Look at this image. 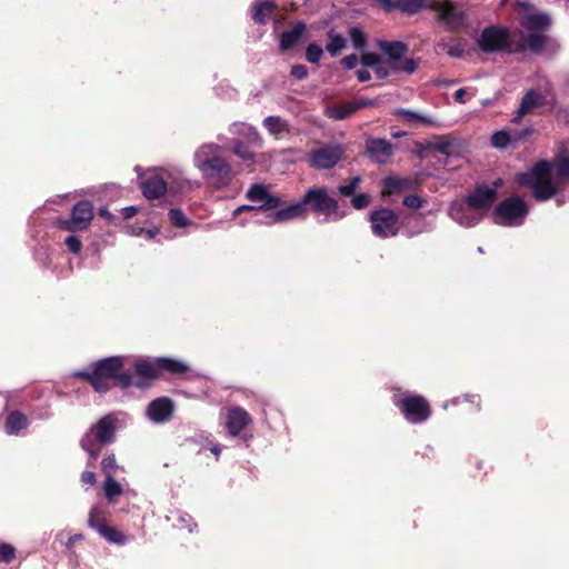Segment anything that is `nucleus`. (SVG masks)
<instances>
[{
    "label": "nucleus",
    "mask_w": 569,
    "mask_h": 569,
    "mask_svg": "<svg viewBox=\"0 0 569 569\" xmlns=\"http://www.w3.org/2000/svg\"><path fill=\"white\" fill-rule=\"evenodd\" d=\"M356 112L353 101H342L329 106L326 109V116L333 120H343L349 118Z\"/></svg>",
    "instance_id": "393cba45"
},
{
    "label": "nucleus",
    "mask_w": 569,
    "mask_h": 569,
    "mask_svg": "<svg viewBox=\"0 0 569 569\" xmlns=\"http://www.w3.org/2000/svg\"><path fill=\"white\" fill-rule=\"evenodd\" d=\"M527 203L519 197H510L501 201L495 209V223L511 226L517 219L528 213Z\"/></svg>",
    "instance_id": "f8f14e48"
},
{
    "label": "nucleus",
    "mask_w": 569,
    "mask_h": 569,
    "mask_svg": "<svg viewBox=\"0 0 569 569\" xmlns=\"http://www.w3.org/2000/svg\"><path fill=\"white\" fill-rule=\"evenodd\" d=\"M97 481L96 473L93 471H83L81 473V482L84 485L93 486Z\"/></svg>",
    "instance_id": "13d9d810"
},
{
    "label": "nucleus",
    "mask_w": 569,
    "mask_h": 569,
    "mask_svg": "<svg viewBox=\"0 0 569 569\" xmlns=\"http://www.w3.org/2000/svg\"><path fill=\"white\" fill-rule=\"evenodd\" d=\"M142 194L148 200H156L167 192V182L159 176H152L141 183Z\"/></svg>",
    "instance_id": "412c9836"
},
{
    "label": "nucleus",
    "mask_w": 569,
    "mask_h": 569,
    "mask_svg": "<svg viewBox=\"0 0 569 569\" xmlns=\"http://www.w3.org/2000/svg\"><path fill=\"white\" fill-rule=\"evenodd\" d=\"M116 428V418L112 415H106L92 425L88 432H91L96 442L104 446L113 441Z\"/></svg>",
    "instance_id": "dca6fc26"
},
{
    "label": "nucleus",
    "mask_w": 569,
    "mask_h": 569,
    "mask_svg": "<svg viewBox=\"0 0 569 569\" xmlns=\"http://www.w3.org/2000/svg\"><path fill=\"white\" fill-rule=\"evenodd\" d=\"M217 151L216 146H202L194 154V164L208 184L221 189L231 182L233 174L229 162Z\"/></svg>",
    "instance_id": "20e7f679"
},
{
    "label": "nucleus",
    "mask_w": 569,
    "mask_h": 569,
    "mask_svg": "<svg viewBox=\"0 0 569 569\" xmlns=\"http://www.w3.org/2000/svg\"><path fill=\"white\" fill-rule=\"evenodd\" d=\"M88 525L99 533L108 525L104 510L92 507L89 511Z\"/></svg>",
    "instance_id": "7c9ffc66"
},
{
    "label": "nucleus",
    "mask_w": 569,
    "mask_h": 569,
    "mask_svg": "<svg viewBox=\"0 0 569 569\" xmlns=\"http://www.w3.org/2000/svg\"><path fill=\"white\" fill-rule=\"evenodd\" d=\"M366 153L372 161L383 164L392 156V144L386 139L369 137L366 140Z\"/></svg>",
    "instance_id": "f3484780"
},
{
    "label": "nucleus",
    "mask_w": 569,
    "mask_h": 569,
    "mask_svg": "<svg viewBox=\"0 0 569 569\" xmlns=\"http://www.w3.org/2000/svg\"><path fill=\"white\" fill-rule=\"evenodd\" d=\"M556 180L552 179L551 163L547 160L536 162L530 170L519 172L516 182L532 190L537 201H547L559 192L558 184L569 182V157H558L553 163Z\"/></svg>",
    "instance_id": "f257e3e1"
},
{
    "label": "nucleus",
    "mask_w": 569,
    "mask_h": 569,
    "mask_svg": "<svg viewBox=\"0 0 569 569\" xmlns=\"http://www.w3.org/2000/svg\"><path fill=\"white\" fill-rule=\"evenodd\" d=\"M173 413V401L167 397L152 400L148 406L149 418L154 422H164Z\"/></svg>",
    "instance_id": "6ab92c4d"
},
{
    "label": "nucleus",
    "mask_w": 569,
    "mask_h": 569,
    "mask_svg": "<svg viewBox=\"0 0 569 569\" xmlns=\"http://www.w3.org/2000/svg\"><path fill=\"white\" fill-rule=\"evenodd\" d=\"M378 47L383 54L387 56L386 62L391 63V71L393 73L412 74L418 69V61L402 57L409 51V46L403 41H387L381 40Z\"/></svg>",
    "instance_id": "0eeeda50"
},
{
    "label": "nucleus",
    "mask_w": 569,
    "mask_h": 569,
    "mask_svg": "<svg viewBox=\"0 0 569 569\" xmlns=\"http://www.w3.org/2000/svg\"><path fill=\"white\" fill-rule=\"evenodd\" d=\"M498 192L495 188L485 184L477 186L466 198V203L475 210H488L497 200Z\"/></svg>",
    "instance_id": "2eb2a0df"
},
{
    "label": "nucleus",
    "mask_w": 569,
    "mask_h": 569,
    "mask_svg": "<svg viewBox=\"0 0 569 569\" xmlns=\"http://www.w3.org/2000/svg\"><path fill=\"white\" fill-rule=\"evenodd\" d=\"M66 246L68 247L69 251L72 253H79L82 248V242L79 237L77 236H69L64 240Z\"/></svg>",
    "instance_id": "603ef678"
},
{
    "label": "nucleus",
    "mask_w": 569,
    "mask_h": 569,
    "mask_svg": "<svg viewBox=\"0 0 569 569\" xmlns=\"http://www.w3.org/2000/svg\"><path fill=\"white\" fill-rule=\"evenodd\" d=\"M501 183H502V180L498 179L497 181L493 182V188L497 190V188L500 187Z\"/></svg>",
    "instance_id": "338daca9"
},
{
    "label": "nucleus",
    "mask_w": 569,
    "mask_h": 569,
    "mask_svg": "<svg viewBox=\"0 0 569 569\" xmlns=\"http://www.w3.org/2000/svg\"><path fill=\"white\" fill-rule=\"evenodd\" d=\"M356 74L360 82H366L371 79V74L367 69H359L357 70Z\"/></svg>",
    "instance_id": "052dcab7"
},
{
    "label": "nucleus",
    "mask_w": 569,
    "mask_h": 569,
    "mask_svg": "<svg viewBox=\"0 0 569 569\" xmlns=\"http://www.w3.org/2000/svg\"><path fill=\"white\" fill-rule=\"evenodd\" d=\"M306 29V23L298 21L291 30L283 31L280 39V49L282 51L292 49L298 43Z\"/></svg>",
    "instance_id": "5701e85b"
},
{
    "label": "nucleus",
    "mask_w": 569,
    "mask_h": 569,
    "mask_svg": "<svg viewBox=\"0 0 569 569\" xmlns=\"http://www.w3.org/2000/svg\"><path fill=\"white\" fill-rule=\"evenodd\" d=\"M123 219L128 220L138 213V208L133 206H129L122 209Z\"/></svg>",
    "instance_id": "bf43d9fd"
},
{
    "label": "nucleus",
    "mask_w": 569,
    "mask_h": 569,
    "mask_svg": "<svg viewBox=\"0 0 569 569\" xmlns=\"http://www.w3.org/2000/svg\"><path fill=\"white\" fill-rule=\"evenodd\" d=\"M360 182V177H353L347 184L339 186L338 192L343 197H350L353 194Z\"/></svg>",
    "instance_id": "de8ad7c7"
},
{
    "label": "nucleus",
    "mask_w": 569,
    "mask_h": 569,
    "mask_svg": "<svg viewBox=\"0 0 569 569\" xmlns=\"http://www.w3.org/2000/svg\"><path fill=\"white\" fill-rule=\"evenodd\" d=\"M432 148L446 156H449L451 153L452 144L449 141H439L433 143Z\"/></svg>",
    "instance_id": "4d7b16f0"
},
{
    "label": "nucleus",
    "mask_w": 569,
    "mask_h": 569,
    "mask_svg": "<svg viewBox=\"0 0 569 569\" xmlns=\"http://www.w3.org/2000/svg\"><path fill=\"white\" fill-rule=\"evenodd\" d=\"M466 93H467L466 89L460 88L455 92L453 98L459 103H466V99H465Z\"/></svg>",
    "instance_id": "0e129e2a"
},
{
    "label": "nucleus",
    "mask_w": 569,
    "mask_h": 569,
    "mask_svg": "<svg viewBox=\"0 0 569 569\" xmlns=\"http://www.w3.org/2000/svg\"><path fill=\"white\" fill-rule=\"evenodd\" d=\"M491 143L493 147L503 149L511 146L510 132L507 130H500L491 136Z\"/></svg>",
    "instance_id": "79ce46f5"
},
{
    "label": "nucleus",
    "mask_w": 569,
    "mask_h": 569,
    "mask_svg": "<svg viewBox=\"0 0 569 569\" xmlns=\"http://www.w3.org/2000/svg\"><path fill=\"white\" fill-rule=\"evenodd\" d=\"M98 214H99V217H101L108 221L114 220V216L107 208H100L98 210Z\"/></svg>",
    "instance_id": "e2e57ef3"
},
{
    "label": "nucleus",
    "mask_w": 569,
    "mask_h": 569,
    "mask_svg": "<svg viewBox=\"0 0 569 569\" xmlns=\"http://www.w3.org/2000/svg\"><path fill=\"white\" fill-rule=\"evenodd\" d=\"M6 431L8 435H18L28 426V418L22 412L16 410L8 415L6 420Z\"/></svg>",
    "instance_id": "c756f323"
},
{
    "label": "nucleus",
    "mask_w": 569,
    "mask_h": 569,
    "mask_svg": "<svg viewBox=\"0 0 569 569\" xmlns=\"http://www.w3.org/2000/svg\"><path fill=\"white\" fill-rule=\"evenodd\" d=\"M439 49L446 50L451 58H462L466 49L462 39H459L455 43H447L441 41L437 44Z\"/></svg>",
    "instance_id": "c9c22d12"
},
{
    "label": "nucleus",
    "mask_w": 569,
    "mask_h": 569,
    "mask_svg": "<svg viewBox=\"0 0 569 569\" xmlns=\"http://www.w3.org/2000/svg\"><path fill=\"white\" fill-rule=\"evenodd\" d=\"M328 42L326 44V50L331 57H338L343 49L347 48V39L335 31V29H330L327 32Z\"/></svg>",
    "instance_id": "cd10ccee"
},
{
    "label": "nucleus",
    "mask_w": 569,
    "mask_h": 569,
    "mask_svg": "<svg viewBox=\"0 0 569 569\" xmlns=\"http://www.w3.org/2000/svg\"><path fill=\"white\" fill-rule=\"evenodd\" d=\"M353 103H355V109L357 111V110L368 108V107H377L379 104V101L377 99H369V98L360 97V98L356 99L353 101Z\"/></svg>",
    "instance_id": "864d4df0"
},
{
    "label": "nucleus",
    "mask_w": 569,
    "mask_h": 569,
    "mask_svg": "<svg viewBox=\"0 0 569 569\" xmlns=\"http://www.w3.org/2000/svg\"><path fill=\"white\" fill-rule=\"evenodd\" d=\"M212 452L218 456L220 453V449L218 447L212 448Z\"/></svg>",
    "instance_id": "774afa93"
},
{
    "label": "nucleus",
    "mask_w": 569,
    "mask_h": 569,
    "mask_svg": "<svg viewBox=\"0 0 569 569\" xmlns=\"http://www.w3.org/2000/svg\"><path fill=\"white\" fill-rule=\"evenodd\" d=\"M16 559V548L10 545L2 542L0 543V563H10Z\"/></svg>",
    "instance_id": "c03bdc74"
},
{
    "label": "nucleus",
    "mask_w": 569,
    "mask_h": 569,
    "mask_svg": "<svg viewBox=\"0 0 569 569\" xmlns=\"http://www.w3.org/2000/svg\"><path fill=\"white\" fill-rule=\"evenodd\" d=\"M118 469L119 466L113 453L102 459L101 471L106 477H114Z\"/></svg>",
    "instance_id": "a19ab883"
},
{
    "label": "nucleus",
    "mask_w": 569,
    "mask_h": 569,
    "mask_svg": "<svg viewBox=\"0 0 569 569\" xmlns=\"http://www.w3.org/2000/svg\"><path fill=\"white\" fill-rule=\"evenodd\" d=\"M251 422L250 415L240 407L228 410L227 429L231 436H238Z\"/></svg>",
    "instance_id": "aec40b11"
},
{
    "label": "nucleus",
    "mask_w": 569,
    "mask_h": 569,
    "mask_svg": "<svg viewBox=\"0 0 569 569\" xmlns=\"http://www.w3.org/2000/svg\"><path fill=\"white\" fill-rule=\"evenodd\" d=\"M232 152L240 158L242 161L253 164L256 161V154L249 149L241 140L232 141Z\"/></svg>",
    "instance_id": "72a5a7b5"
},
{
    "label": "nucleus",
    "mask_w": 569,
    "mask_h": 569,
    "mask_svg": "<svg viewBox=\"0 0 569 569\" xmlns=\"http://www.w3.org/2000/svg\"><path fill=\"white\" fill-rule=\"evenodd\" d=\"M103 491L107 500L109 502H113L116 498L122 495L123 490L120 483L114 479V477H106V481L103 485Z\"/></svg>",
    "instance_id": "f704fd0d"
},
{
    "label": "nucleus",
    "mask_w": 569,
    "mask_h": 569,
    "mask_svg": "<svg viewBox=\"0 0 569 569\" xmlns=\"http://www.w3.org/2000/svg\"><path fill=\"white\" fill-rule=\"evenodd\" d=\"M395 114L400 117L401 120L409 124H422V126H436L437 122L433 118L428 116H422L416 111H411L408 109H397Z\"/></svg>",
    "instance_id": "a878e982"
},
{
    "label": "nucleus",
    "mask_w": 569,
    "mask_h": 569,
    "mask_svg": "<svg viewBox=\"0 0 569 569\" xmlns=\"http://www.w3.org/2000/svg\"><path fill=\"white\" fill-rule=\"evenodd\" d=\"M80 447L89 453L90 461L88 465H92L93 461L100 455V447L97 446L94 439L91 437V432H86L80 439Z\"/></svg>",
    "instance_id": "473e14b6"
},
{
    "label": "nucleus",
    "mask_w": 569,
    "mask_h": 569,
    "mask_svg": "<svg viewBox=\"0 0 569 569\" xmlns=\"http://www.w3.org/2000/svg\"><path fill=\"white\" fill-rule=\"evenodd\" d=\"M349 37L352 41L353 47L359 50L363 51L367 47V36L363 32V30L358 27L353 26L349 29Z\"/></svg>",
    "instance_id": "e433bc0d"
},
{
    "label": "nucleus",
    "mask_w": 569,
    "mask_h": 569,
    "mask_svg": "<svg viewBox=\"0 0 569 569\" xmlns=\"http://www.w3.org/2000/svg\"><path fill=\"white\" fill-rule=\"evenodd\" d=\"M393 403L411 423H421L431 416V407L428 400L421 395H405L400 398H393Z\"/></svg>",
    "instance_id": "6e6552de"
},
{
    "label": "nucleus",
    "mask_w": 569,
    "mask_h": 569,
    "mask_svg": "<svg viewBox=\"0 0 569 569\" xmlns=\"http://www.w3.org/2000/svg\"><path fill=\"white\" fill-rule=\"evenodd\" d=\"M383 196H391L397 192H401L403 190L415 189L417 186V181L411 178H399L395 176H389L383 179Z\"/></svg>",
    "instance_id": "4be33fe9"
},
{
    "label": "nucleus",
    "mask_w": 569,
    "mask_h": 569,
    "mask_svg": "<svg viewBox=\"0 0 569 569\" xmlns=\"http://www.w3.org/2000/svg\"><path fill=\"white\" fill-rule=\"evenodd\" d=\"M359 62V58L357 54L351 53L349 56H346L341 59L340 63L342 67L347 70L355 69Z\"/></svg>",
    "instance_id": "6e6d98bb"
},
{
    "label": "nucleus",
    "mask_w": 569,
    "mask_h": 569,
    "mask_svg": "<svg viewBox=\"0 0 569 569\" xmlns=\"http://www.w3.org/2000/svg\"><path fill=\"white\" fill-rule=\"evenodd\" d=\"M134 372L139 377L133 385L140 389L149 388L152 381L160 378L158 358L153 361L140 359L134 362Z\"/></svg>",
    "instance_id": "4468645a"
},
{
    "label": "nucleus",
    "mask_w": 569,
    "mask_h": 569,
    "mask_svg": "<svg viewBox=\"0 0 569 569\" xmlns=\"http://www.w3.org/2000/svg\"><path fill=\"white\" fill-rule=\"evenodd\" d=\"M543 102H545L543 94L535 89H530L521 98L517 114L512 118L511 122H513V123L520 122L522 117L531 113L535 108L542 106Z\"/></svg>",
    "instance_id": "a211bd4d"
},
{
    "label": "nucleus",
    "mask_w": 569,
    "mask_h": 569,
    "mask_svg": "<svg viewBox=\"0 0 569 569\" xmlns=\"http://www.w3.org/2000/svg\"><path fill=\"white\" fill-rule=\"evenodd\" d=\"M360 62L366 68L375 69L380 62H382V58L376 52H366L361 56Z\"/></svg>",
    "instance_id": "49530a36"
},
{
    "label": "nucleus",
    "mask_w": 569,
    "mask_h": 569,
    "mask_svg": "<svg viewBox=\"0 0 569 569\" xmlns=\"http://www.w3.org/2000/svg\"><path fill=\"white\" fill-rule=\"evenodd\" d=\"M510 132L511 147L517 148L520 143L526 142L529 137L533 133L532 128H525L522 130H513Z\"/></svg>",
    "instance_id": "ea45409f"
},
{
    "label": "nucleus",
    "mask_w": 569,
    "mask_h": 569,
    "mask_svg": "<svg viewBox=\"0 0 569 569\" xmlns=\"http://www.w3.org/2000/svg\"><path fill=\"white\" fill-rule=\"evenodd\" d=\"M93 206L89 200L78 201L71 209L70 218H59L57 227L68 232L87 230L93 220Z\"/></svg>",
    "instance_id": "9d476101"
},
{
    "label": "nucleus",
    "mask_w": 569,
    "mask_h": 569,
    "mask_svg": "<svg viewBox=\"0 0 569 569\" xmlns=\"http://www.w3.org/2000/svg\"><path fill=\"white\" fill-rule=\"evenodd\" d=\"M253 210H258V206H248V204H243V206H240L238 207L237 209H234L233 211V217H237L239 216L240 213L242 212H246V211H253Z\"/></svg>",
    "instance_id": "680f3d73"
},
{
    "label": "nucleus",
    "mask_w": 569,
    "mask_h": 569,
    "mask_svg": "<svg viewBox=\"0 0 569 569\" xmlns=\"http://www.w3.org/2000/svg\"><path fill=\"white\" fill-rule=\"evenodd\" d=\"M266 130L277 139L289 132V124L286 120L278 116H269L263 120Z\"/></svg>",
    "instance_id": "c85d7f7f"
},
{
    "label": "nucleus",
    "mask_w": 569,
    "mask_h": 569,
    "mask_svg": "<svg viewBox=\"0 0 569 569\" xmlns=\"http://www.w3.org/2000/svg\"><path fill=\"white\" fill-rule=\"evenodd\" d=\"M522 27L528 31L526 47L532 53L542 51L548 41L546 31L551 27V19L547 13H533L522 20Z\"/></svg>",
    "instance_id": "423d86ee"
},
{
    "label": "nucleus",
    "mask_w": 569,
    "mask_h": 569,
    "mask_svg": "<svg viewBox=\"0 0 569 569\" xmlns=\"http://www.w3.org/2000/svg\"><path fill=\"white\" fill-rule=\"evenodd\" d=\"M372 233L381 239L395 237L400 230L399 216L389 208H380L370 213Z\"/></svg>",
    "instance_id": "9b49d317"
},
{
    "label": "nucleus",
    "mask_w": 569,
    "mask_h": 569,
    "mask_svg": "<svg viewBox=\"0 0 569 569\" xmlns=\"http://www.w3.org/2000/svg\"><path fill=\"white\" fill-rule=\"evenodd\" d=\"M479 49L486 53H495L507 51L509 53L521 52L525 50L523 44L511 48V39L509 29L500 26L486 27L477 40Z\"/></svg>",
    "instance_id": "39448f33"
},
{
    "label": "nucleus",
    "mask_w": 569,
    "mask_h": 569,
    "mask_svg": "<svg viewBox=\"0 0 569 569\" xmlns=\"http://www.w3.org/2000/svg\"><path fill=\"white\" fill-rule=\"evenodd\" d=\"M99 535L103 539H106L108 542L119 545V546H123L128 541L127 536L122 531H120L116 527L109 526V525H107L104 528H102V530L99 532Z\"/></svg>",
    "instance_id": "2f4dec72"
},
{
    "label": "nucleus",
    "mask_w": 569,
    "mask_h": 569,
    "mask_svg": "<svg viewBox=\"0 0 569 569\" xmlns=\"http://www.w3.org/2000/svg\"><path fill=\"white\" fill-rule=\"evenodd\" d=\"M375 74L378 79L383 80L387 79L390 74L393 72L391 71V63L386 62V60H382L375 69Z\"/></svg>",
    "instance_id": "09e8293b"
},
{
    "label": "nucleus",
    "mask_w": 569,
    "mask_h": 569,
    "mask_svg": "<svg viewBox=\"0 0 569 569\" xmlns=\"http://www.w3.org/2000/svg\"><path fill=\"white\" fill-rule=\"evenodd\" d=\"M251 136L253 137V139H251V141H253V140H260L259 133H258L256 130H253V131L251 132Z\"/></svg>",
    "instance_id": "69168bd1"
},
{
    "label": "nucleus",
    "mask_w": 569,
    "mask_h": 569,
    "mask_svg": "<svg viewBox=\"0 0 569 569\" xmlns=\"http://www.w3.org/2000/svg\"><path fill=\"white\" fill-rule=\"evenodd\" d=\"M282 203V200L280 197L272 194L268 191L267 197L264 198L263 202L258 206L259 211H270L279 208Z\"/></svg>",
    "instance_id": "37998d69"
},
{
    "label": "nucleus",
    "mask_w": 569,
    "mask_h": 569,
    "mask_svg": "<svg viewBox=\"0 0 569 569\" xmlns=\"http://www.w3.org/2000/svg\"><path fill=\"white\" fill-rule=\"evenodd\" d=\"M423 202L425 201L417 194L406 196L402 201L403 206L415 210L422 208Z\"/></svg>",
    "instance_id": "3c124183"
},
{
    "label": "nucleus",
    "mask_w": 569,
    "mask_h": 569,
    "mask_svg": "<svg viewBox=\"0 0 569 569\" xmlns=\"http://www.w3.org/2000/svg\"><path fill=\"white\" fill-rule=\"evenodd\" d=\"M160 375L163 371H167L173 376H183L190 371V367L188 363L169 357H160L158 358Z\"/></svg>",
    "instance_id": "b1692460"
},
{
    "label": "nucleus",
    "mask_w": 569,
    "mask_h": 569,
    "mask_svg": "<svg viewBox=\"0 0 569 569\" xmlns=\"http://www.w3.org/2000/svg\"><path fill=\"white\" fill-rule=\"evenodd\" d=\"M370 197L367 193H359L352 197L351 204L355 209H365L369 206Z\"/></svg>",
    "instance_id": "8fccbe9b"
},
{
    "label": "nucleus",
    "mask_w": 569,
    "mask_h": 569,
    "mask_svg": "<svg viewBox=\"0 0 569 569\" xmlns=\"http://www.w3.org/2000/svg\"><path fill=\"white\" fill-rule=\"evenodd\" d=\"M124 367V357L111 356L92 362L88 369L76 371L73 377L99 393H107L112 388L124 390L133 385V375Z\"/></svg>",
    "instance_id": "f03ea898"
},
{
    "label": "nucleus",
    "mask_w": 569,
    "mask_h": 569,
    "mask_svg": "<svg viewBox=\"0 0 569 569\" xmlns=\"http://www.w3.org/2000/svg\"><path fill=\"white\" fill-rule=\"evenodd\" d=\"M429 10L438 13V21L443 22L450 32H460L468 26L467 13L451 0L430 1Z\"/></svg>",
    "instance_id": "1a4fd4ad"
},
{
    "label": "nucleus",
    "mask_w": 569,
    "mask_h": 569,
    "mask_svg": "<svg viewBox=\"0 0 569 569\" xmlns=\"http://www.w3.org/2000/svg\"><path fill=\"white\" fill-rule=\"evenodd\" d=\"M277 9V4L272 1H262L254 4L252 9V19L258 24H266Z\"/></svg>",
    "instance_id": "bb28decb"
},
{
    "label": "nucleus",
    "mask_w": 569,
    "mask_h": 569,
    "mask_svg": "<svg viewBox=\"0 0 569 569\" xmlns=\"http://www.w3.org/2000/svg\"><path fill=\"white\" fill-rule=\"evenodd\" d=\"M339 202L329 194L326 186L309 188L300 201L267 216V223L284 222L298 218H306L309 213L331 217L337 212Z\"/></svg>",
    "instance_id": "7ed1b4c3"
},
{
    "label": "nucleus",
    "mask_w": 569,
    "mask_h": 569,
    "mask_svg": "<svg viewBox=\"0 0 569 569\" xmlns=\"http://www.w3.org/2000/svg\"><path fill=\"white\" fill-rule=\"evenodd\" d=\"M290 74L295 79L302 80L308 77V69L305 64H295L291 67Z\"/></svg>",
    "instance_id": "5fc2aeb1"
},
{
    "label": "nucleus",
    "mask_w": 569,
    "mask_h": 569,
    "mask_svg": "<svg viewBox=\"0 0 569 569\" xmlns=\"http://www.w3.org/2000/svg\"><path fill=\"white\" fill-rule=\"evenodd\" d=\"M170 222L177 228H184L191 223V221L186 217L183 211L179 208H173L168 213Z\"/></svg>",
    "instance_id": "58836bf2"
},
{
    "label": "nucleus",
    "mask_w": 569,
    "mask_h": 569,
    "mask_svg": "<svg viewBox=\"0 0 569 569\" xmlns=\"http://www.w3.org/2000/svg\"><path fill=\"white\" fill-rule=\"evenodd\" d=\"M345 148L341 144H328L312 150L308 156V162L315 169H331L342 159Z\"/></svg>",
    "instance_id": "ddd939ff"
},
{
    "label": "nucleus",
    "mask_w": 569,
    "mask_h": 569,
    "mask_svg": "<svg viewBox=\"0 0 569 569\" xmlns=\"http://www.w3.org/2000/svg\"><path fill=\"white\" fill-rule=\"evenodd\" d=\"M323 54V49L317 43H310L306 49V59L310 63H319Z\"/></svg>",
    "instance_id": "a18cd8bd"
},
{
    "label": "nucleus",
    "mask_w": 569,
    "mask_h": 569,
    "mask_svg": "<svg viewBox=\"0 0 569 569\" xmlns=\"http://www.w3.org/2000/svg\"><path fill=\"white\" fill-rule=\"evenodd\" d=\"M268 191L269 190L264 184L254 183L248 189L246 198L252 202L262 203L264 198L267 197Z\"/></svg>",
    "instance_id": "4c0bfd02"
}]
</instances>
